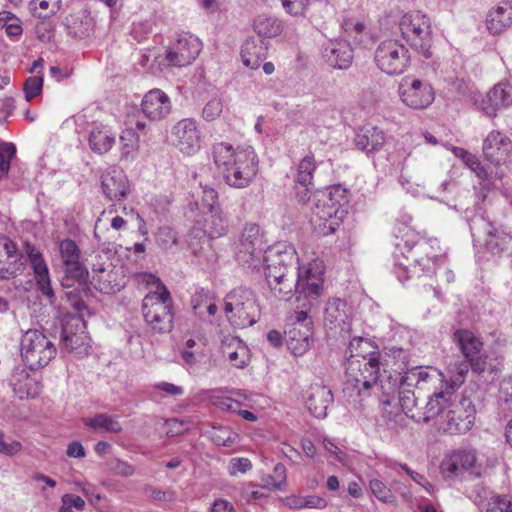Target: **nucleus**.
Listing matches in <instances>:
<instances>
[{"label": "nucleus", "instance_id": "obj_1", "mask_svg": "<svg viewBox=\"0 0 512 512\" xmlns=\"http://www.w3.org/2000/svg\"><path fill=\"white\" fill-rule=\"evenodd\" d=\"M400 236L395 243L396 249L405 257L407 264L396 263L395 274L397 278L404 282L412 274L434 273L436 267L444 263L446 258L445 251L441 248L436 238L420 237L417 232L408 226L399 229Z\"/></svg>", "mask_w": 512, "mask_h": 512}, {"label": "nucleus", "instance_id": "obj_2", "mask_svg": "<svg viewBox=\"0 0 512 512\" xmlns=\"http://www.w3.org/2000/svg\"><path fill=\"white\" fill-rule=\"evenodd\" d=\"M212 155L225 182L231 187L249 186L258 173L259 160L250 146L235 150L232 145L220 142L213 145Z\"/></svg>", "mask_w": 512, "mask_h": 512}, {"label": "nucleus", "instance_id": "obj_3", "mask_svg": "<svg viewBox=\"0 0 512 512\" xmlns=\"http://www.w3.org/2000/svg\"><path fill=\"white\" fill-rule=\"evenodd\" d=\"M351 352L346 366L347 383L357 389L358 394L368 395L369 390L381 377V352L377 346L364 338L350 341Z\"/></svg>", "mask_w": 512, "mask_h": 512}, {"label": "nucleus", "instance_id": "obj_4", "mask_svg": "<svg viewBox=\"0 0 512 512\" xmlns=\"http://www.w3.org/2000/svg\"><path fill=\"white\" fill-rule=\"evenodd\" d=\"M294 247L277 243L264 251L261 263L271 291L281 300H288L293 293V270L298 264Z\"/></svg>", "mask_w": 512, "mask_h": 512}, {"label": "nucleus", "instance_id": "obj_5", "mask_svg": "<svg viewBox=\"0 0 512 512\" xmlns=\"http://www.w3.org/2000/svg\"><path fill=\"white\" fill-rule=\"evenodd\" d=\"M173 300L167 287L159 282L155 291L149 292L142 301V314L153 334H166L173 329Z\"/></svg>", "mask_w": 512, "mask_h": 512}, {"label": "nucleus", "instance_id": "obj_6", "mask_svg": "<svg viewBox=\"0 0 512 512\" xmlns=\"http://www.w3.org/2000/svg\"><path fill=\"white\" fill-rule=\"evenodd\" d=\"M224 311L228 321L237 328L254 325L260 316L255 293L244 287L235 288L226 295Z\"/></svg>", "mask_w": 512, "mask_h": 512}, {"label": "nucleus", "instance_id": "obj_7", "mask_svg": "<svg viewBox=\"0 0 512 512\" xmlns=\"http://www.w3.org/2000/svg\"><path fill=\"white\" fill-rule=\"evenodd\" d=\"M348 202V190L337 184L319 191L316 195V203L313 210L314 216L323 221L322 233L333 234L338 226L337 216L339 208Z\"/></svg>", "mask_w": 512, "mask_h": 512}, {"label": "nucleus", "instance_id": "obj_8", "mask_svg": "<svg viewBox=\"0 0 512 512\" xmlns=\"http://www.w3.org/2000/svg\"><path fill=\"white\" fill-rule=\"evenodd\" d=\"M21 356L30 370L47 366L57 354V349L42 331L29 329L21 338Z\"/></svg>", "mask_w": 512, "mask_h": 512}, {"label": "nucleus", "instance_id": "obj_9", "mask_svg": "<svg viewBox=\"0 0 512 512\" xmlns=\"http://www.w3.org/2000/svg\"><path fill=\"white\" fill-rule=\"evenodd\" d=\"M402 37L425 58L432 56V33L429 18L421 12H409L399 21Z\"/></svg>", "mask_w": 512, "mask_h": 512}, {"label": "nucleus", "instance_id": "obj_10", "mask_svg": "<svg viewBox=\"0 0 512 512\" xmlns=\"http://www.w3.org/2000/svg\"><path fill=\"white\" fill-rule=\"evenodd\" d=\"M376 66L388 75H400L410 66L409 50L396 39L381 41L374 53Z\"/></svg>", "mask_w": 512, "mask_h": 512}, {"label": "nucleus", "instance_id": "obj_11", "mask_svg": "<svg viewBox=\"0 0 512 512\" xmlns=\"http://www.w3.org/2000/svg\"><path fill=\"white\" fill-rule=\"evenodd\" d=\"M263 232L256 223H248L242 229L236 246V259L242 266L258 268L263 252Z\"/></svg>", "mask_w": 512, "mask_h": 512}, {"label": "nucleus", "instance_id": "obj_12", "mask_svg": "<svg viewBox=\"0 0 512 512\" xmlns=\"http://www.w3.org/2000/svg\"><path fill=\"white\" fill-rule=\"evenodd\" d=\"M476 410L472 401L462 397L450 403L448 410L441 416L440 427L450 435L465 434L475 422Z\"/></svg>", "mask_w": 512, "mask_h": 512}, {"label": "nucleus", "instance_id": "obj_13", "mask_svg": "<svg viewBox=\"0 0 512 512\" xmlns=\"http://www.w3.org/2000/svg\"><path fill=\"white\" fill-rule=\"evenodd\" d=\"M453 340L464 358L471 362L472 372L482 375L488 368V355L483 350L481 337L468 329H457L453 333Z\"/></svg>", "mask_w": 512, "mask_h": 512}, {"label": "nucleus", "instance_id": "obj_14", "mask_svg": "<svg viewBox=\"0 0 512 512\" xmlns=\"http://www.w3.org/2000/svg\"><path fill=\"white\" fill-rule=\"evenodd\" d=\"M398 92L403 104L415 110L428 108L435 99V91L432 85L426 80L412 76L402 78Z\"/></svg>", "mask_w": 512, "mask_h": 512}, {"label": "nucleus", "instance_id": "obj_15", "mask_svg": "<svg viewBox=\"0 0 512 512\" xmlns=\"http://www.w3.org/2000/svg\"><path fill=\"white\" fill-rule=\"evenodd\" d=\"M297 279L293 280V291L297 300L313 301L323 294L324 270L316 262L297 268Z\"/></svg>", "mask_w": 512, "mask_h": 512}, {"label": "nucleus", "instance_id": "obj_16", "mask_svg": "<svg viewBox=\"0 0 512 512\" xmlns=\"http://www.w3.org/2000/svg\"><path fill=\"white\" fill-rule=\"evenodd\" d=\"M65 277L63 285L70 287L72 281L85 283L88 277L86 267L80 262V249L71 239H64L59 245Z\"/></svg>", "mask_w": 512, "mask_h": 512}, {"label": "nucleus", "instance_id": "obj_17", "mask_svg": "<svg viewBox=\"0 0 512 512\" xmlns=\"http://www.w3.org/2000/svg\"><path fill=\"white\" fill-rule=\"evenodd\" d=\"M170 137L172 144L185 155H193L200 149L201 136L194 119L178 121L172 127Z\"/></svg>", "mask_w": 512, "mask_h": 512}, {"label": "nucleus", "instance_id": "obj_18", "mask_svg": "<svg viewBox=\"0 0 512 512\" xmlns=\"http://www.w3.org/2000/svg\"><path fill=\"white\" fill-rule=\"evenodd\" d=\"M202 48L200 40L193 35H184L169 48L166 60L169 66L183 67L191 64Z\"/></svg>", "mask_w": 512, "mask_h": 512}, {"label": "nucleus", "instance_id": "obj_19", "mask_svg": "<svg viewBox=\"0 0 512 512\" xmlns=\"http://www.w3.org/2000/svg\"><path fill=\"white\" fill-rule=\"evenodd\" d=\"M25 262L16 244L6 239L0 246V279L9 280L21 275L25 270Z\"/></svg>", "mask_w": 512, "mask_h": 512}, {"label": "nucleus", "instance_id": "obj_20", "mask_svg": "<svg viewBox=\"0 0 512 512\" xmlns=\"http://www.w3.org/2000/svg\"><path fill=\"white\" fill-rule=\"evenodd\" d=\"M512 141L499 131L490 132L483 142V154L489 162L499 165L511 156Z\"/></svg>", "mask_w": 512, "mask_h": 512}, {"label": "nucleus", "instance_id": "obj_21", "mask_svg": "<svg viewBox=\"0 0 512 512\" xmlns=\"http://www.w3.org/2000/svg\"><path fill=\"white\" fill-rule=\"evenodd\" d=\"M141 110L149 120L160 121L171 113L172 104L165 92L152 89L144 95Z\"/></svg>", "mask_w": 512, "mask_h": 512}, {"label": "nucleus", "instance_id": "obj_22", "mask_svg": "<svg viewBox=\"0 0 512 512\" xmlns=\"http://www.w3.org/2000/svg\"><path fill=\"white\" fill-rule=\"evenodd\" d=\"M453 396L454 392L448 388V385H443L440 391H435L429 397L424 410H421L419 414L411 415V419L416 422L428 423L448 410L449 404L454 402Z\"/></svg>", "mask_w": 512, "mask_h": 512}, {"label": "nucleus", "instance_id": "obj_23", "mask_svg": "<svg viewBox=\"0 0 512 512\" xmlns=\"http://www.w3.org/2000/svg\"><path fill=\"white\" fill-rule=\"evenodd\" d=\"M512 105V87L508 83L494 85L482 99L481 110L489 117H495L502 108Z\"/></svg>", "mask_w": 512, "mask_h": 512}, {"label": "nucleus", "instance_id": "obj_24", "mask_svg": "<svg viewBox=\"0 0 512 512\" xmlns=\"http://www.w3.org/2000/svg\"><path fill=\"white\" fill-rule=\"evenodd\" d=\"M323 57L330 66L347 69L353 60V48L347 40H329L323 45Z\"/></svg>", "mask_w": 512, "mask_h": 512}, {"label": "nucleus", "instance_id": "obj_25", "mask_svg": "<svg viewBox=\"0 0 512 512\" xmlns=\"http://www.w3.org/2000/svg\"><path fill=\"white\" fill-rule=\"evenodd\" d=\"M331 389L321 383H313L306 392V407L317 418H325L327 409L333 402Z\"/></svg>", "mask_w": 512, "mask_h": 512}, {"label": "nucleus", "instance_id": "obj_26", "mask_svg": "<svg viewBox=\"0 0 512 512\" xmlns=\"http://www.w3.org/2000/svg\"><path fill=\"white\" fill-rule=\"evenodd\" d=\"M470 229L474 240L484 245L492 253L502 250L505 237L498 233L491 222L480 218L473 221Z\"/></svg>", "mask_w": 512, "mask_h": 512}, {"label": "nucleus", "instance_id": "obj_27", "mask_svg": "<svg viewBox=\"0 0 512 512\" xmlns=\"http://www.w3.org/2000/svg\"><path fill=\"white\" fill-rule=\"evenodd\" d=\"M25 252L33 269L39 290L43 295L49 298L54 297L48 267L44 261L43 255L30 243H26Z\"/></svg>", "mask_w": 512, "mask_h": 512}, {"label": "nucleus", "instance_id": "obj_28", "mask_svg": "<svg viewBox=\"0 0 512 512\" xmlns=\"http://www.w3.org/2000/svg\"><path fill=\"white\" fill-rule=\"evenodd\" d=\"M101 185L109 200L121 201L129 193V182L121 169L113 168L105 172L101 177Z\"/></svg>", "mask_w": 512, "mask_h": 512}, {"label": "nucleus", "instance_id": "obj_29", "mask_svg": "<svg viewBox=\"0 0 512 512\" xmlns=\"http://www.w3.org/2000/svg\"><path fill=\"white\" fill-rule=\"evenodd\" d=\"M324 324L329 329L340 328L341 331L350 330V308L340 299H330L324 310Z\"/></svg>", "mask_w": 512, "mask_h": 512}, {"label": "nucleus", "instance_id": "obj_30", "mask_svg": "<svg viewBox=\"0 0 512 512\" xmlns=\"http://www.w3.org/2000/svg\"><path fill=\"white\" fill-rule=\"evenodd\" d=\"M9 384L14 394L20 398H35L40 394L41 384L38 380L30 376L24 367H16L10 378Z\"/></svg>", "mask_w": 512, "mask_h": 512}, {"label": "nucleus", "instance_id": "obj_31", "mask_svg": "<svg viewBox=\"0 0 512 512\" xmlns=\"http://www.w3.org/2000/svg\"><path fill=\"white\" fill-rule=\"evenodd\" d=\"M475 462L476 456L473 451L456 450L442 461L440 468L445 477L453 478L473 467Z\"/></svg>", "mask_w": 512, "mask_h": 512}, {"label": "nucleus", "instance_id": "obj_32", "mask_svg": "<svg viewBox=\"0 0 512 512\" xmlns=\"http://www.w3.org/2000/svg\"><path fill=\"white\" fill-rule=\"evenodd\" d=\"M67 34L75 39L89 37L94 31V19L87 10L81 9L67 15L63 21Z\"/></svg>", "mask_w": 512, "mask_h": 512}, {"label": "nucleus", "instance_id": "obj_33", "mask_svg": "<svg viewBox=\"0 0 512 512\" xmlns=\"http://www.w3.org/2000/svg\"><path fill=\"white\" fill-rule=\"evenodd\" d=\"M395 381H398V389L413 390L421 382H427L430 380H439L443 382V373L437 369H432L430 373L427 369L419 366L410 365L408 369L403 370L401 375H398Z\"/></svg>", "mask_w": 512, "mask_h": 512}, {"label": "nucleus", "instance_id": "obj_34", "mask_svg": "<svg viewBox=\"0 0 512 512\" xmlns=\"http://www.w3.org/2000/svg\"><path fill=\"white\" fill-rule=\"evenodd\" d=\"M221 352L235 368H244L249 362L248 349L238 337H224L221 342Z\"/></svg>", "mask_w": 512, "mask_h": 512}, {"label": "nucleus", "instance_id": "obj_35", "mask_svg": "<svg viewBox=\"0 0 512 512\" xmlns=\"http://www.w3.org/2000/svg\"><path fill=\"white\" fill-rule=\"evenodd\" d=\"M512 24V2L502 1L492 8L486 19L487 29L492 34H500Z\"/></svg>", "mask_w": 512, "mask_h": 512}, {"label": "nucleus", "instance_id": "obj_36", "mask_svg": "<svg viewBox=\"0 0 512 512\" xmlns=\"http://www.w3.org/2000/svg\"><path fill=\"white\" fill-rule=\"evenodd\" d=\"M312 336V327H288L285 331V341L288 349L295 356H302L310 347V338Z\"/></svg>", "mask_w": 512, "mask_h": 512}, {"label": "nucleus", "instance_id": "obj_37", "mask_svg": "<svg viewBox=\"0 0 512 512\" xmlns=\"http://www.w3.org/2000/svg\"><path fill=\"white\" fill-rule=\"evenodd\" d=\"M116 142V134L106 125H95L89 132L90 149L99 155L107 153Z\"/></svg>", "mask_w": 512, "mask_h": 512}, {"label": "nucleus", "instance_id": "obj_38", "mask_svg": "<svg viewBox=\"0 0 512 512\" xmlns=\"http://www.w3.org/2000/svg\"><path fill=\"white\" fill-rule=\"evenodd\" d=\"M91 284L93 287L104 294H114L120 291L124 284L119 279V274L114 269L100 267L94 270Z\"/></svg>", "mask_w": 512, "mask_h": 512}, {"label": "nucleus", "instance_id": "obj_39", "mask_svg": "<svg viewBox=\"0 0 512 512\" xmlns=\"http://www.w3.org/2000/svg\"><path fill=\"white\" fill-rule=\"evenodd\" d=\"M356 146L367 153L380 149L385 142V135L378 127L365 125L355 136Z\"/></svg>", "mask_w": 512, "mask_h": 512}, {"label": "nucleus", "instance_id": "obj_40", "mask_svg": "<svg viewBox=\"0 0 512 512\" xmlns=\"http://www.w3.org/2000/svg\"><path fill=\"white\" fill-rule=\"evenodd\" d=\"M382 372L391 378V372L401 375L403 370L408 369L410 362L406 351L402 348H392L388 352L381 353Z\"/></svg>", "mask_w": 512, "mask_h": 512}, {"label": "nucleus", "instance_id": "obj_41", "mask_svg": "<svg viewBox=\"0 0 512 512\" xmlns=\"http://www.w3.org/2000/svg\"><path fill=\"white\" fill-rule=\"evenodd\" d=\"M267 47L262 41L257 42L254 38H248L242 45L241 58L243 64L250 69H257L266 58Z\"/></svg>", "mask_w": 512, "mask_h": 512}, {"label": "nucleus", "instance_id": "obj_42", "mask_svg": "<svg viewBox=\"0 0 512 512\" xmlns=\"http://www.w3.org/2000/svg\"><path fill=\"white\" fill-rule=\"evenodd\" d=\"M83 423L86 427L93 431H103L106 433L119 434L122 432V426L115 415L106 413H98L92 417L83 418Z\"/></svg>", "mask_w": 512, "mask_h": 512}, {"label": "nucleus", "instance_id": "obj_43", "mask_svg": "<svg viewBox=\"0 0 512 512\" xmlns=\"http://www.w3.org/2000/svg\"><path fill=\"white\" fill-rule=\"evenodd\" d=\"M253 29L260 37L274 38L283 31V24L276 17L262 14L255 18Z\"/></svg>", "mask_w": 512, "mask_h": 512}, {"label": "nucleus", "instance_id": "obj_44", "mask_svg": "<svg viewBox=\"0 0 512 512\" xmlns=\"http://www.w3.org/2000/svg\"><path fill=\"white\" fill-rule=\"evenodd\" d=\"M210 216L205 220L204 233L210 239H217L227 234L228 220L222 211L210 212Z\"/></svg>", "mask_w": 512, "mask_h": 512}, {"label": "nucleus", "instance_id": "obj_45", "mask_svg": "<svg viewBox=\"0 0 512 512\" xmlns=\"http://www.w3.org/2000/svg\"><path fill=\"white\" fill-rule=\"evenodd\" d=\"M344 34L355 46H364L370 40L366 26L356 19H346L342 23Z\"/></svg>", "mask_w": 512, "mask_h": 512}, {"label": "nucleus", "instance_id": "obj_46", "mask_svg": "<svg viewBox=\"0 0 512 512\" xmlns=\"http://www.w3.org/2000/svg\"><path fill=\"white\" fill-rule=\"evenodd\" d=\"M88 348L89 337L86 332L80 331L75 336H61V350L64 352L82 356L87 354Z\"/></svg>", "mask_w": 512, "mask_h": 512}, {"label": "nucleus", "instance_id": "obj_47", "mask_svg": "<svg viewBox=\"0 0 512 512\" xmlns=\"http://www.w3.org/2000/svg\"><path fill=\"white\" fill-rule=\"evenodd\" d=\"M470 369L472 370V364L467 359L455 362L449 368L450 380L444 385H448V388L455 393V390L464 383Z\"/></svg>", "mask_w": 512, "mask_h": 512}, {"label": "nucleus", "instance_id": "obj_48", "mask_svg": "<svg viewBox=\"0 0 512 512\" xmlns=\"http://www.w3.org/2000/svg\"><path fill=\"white\" fill-rule=\"evenodd\" d=\"M316 170V163L313 155L305 156L298 164L296 184L312 186L313 175Z\"/></svg>", "mask_w": 512, "mask_h": 512}, {"label": "nucleus", "instance_id": "obj_49", "mask_svg": "<svg viewBox=\"0 0 512 512\" xmlns=\"http://www.w3.org/2000/svg\"><path fill=\"white\" fill-rule=\"evenodd\" d=\"M86 324L82 315L66 314L62 319L61 336H75L80 331L86 332Z\"/></svg>", "mask_w": 512, "mask_h": 512}, {"label": "nucleus", "instance_id": "obj_50", "mask_svg": "<svg viewBox=\"0 0 512 512\" xmlns=\"http://www.w3.org/2000/svg\"><path fill=\"white\" fill-rule=\"evenodd\" d=\"M480 512H512V498L507 495H493Z\"/></svg>", "mask_w": 512, "mask_h": 512}, {"label": "nucleus", "instance_id": "obj_51", "mask_svg": "<svg viewBox=\"0 0 512 512\" xmlns=\"http://www.w3.org/2000/svg\"><path fill=\"white\" fill-rule=\"evenodd\" d=\"M399 403L404 414L411 418V415L419 414L421 409L417 408V397L414 390L399 389Z\"/></svg>", "mask_w": 512, "mask_h": 512}, {"label": "nucleus", "instance_id": "obj_52", "mask_svg": "<svg viewBox=\"0 0 512 512\" xmlns=\"http://www.w3.org/2000/svg\"><path fill=\"white\" fill-rule=\"evenodd\" d=\"M16 155V147L13 143L5 142L0 145V180L7 177L10 170V161Z\"/></svg>", "mask_w": 512, "mask_h": 512}, {"label": "nucleus", "instance_id": "obj_53", "mask_svg": "<svg viewBox=\"0 0 512 512\" xmlns=\"http://www.w3.org/2000/svg\"><path fill=\"white\" fill-rule=\"evenodd\" d=\"M43 88V77L32 76L26 79L24 83V93L27 101H30L34 97L38 96Z\"/></svg>", "mask_w": 512, "mask_h": 512}, {"label": "nucleus", "instance_id": "obj_54", "mask_svg": "<svg viewBox=\"0 0 512 512\" xmlns=\"http://www.w3.org/2000/svg\"><path fill=\"white\" fill-rule=\"evenodd\" d=\"M31 4L34 9L38 6L42 10L39 17L48 18L60 10L61 0H33Z\"/></svg>", "mask_w": 512, "mask_h": 512}, {"label": "nucleus", "instance_id": "obj_55", "mask_svg": "<svg viewBox=\"0 0 512 512\" xmlns=\"http://www.w3.org/2000/svg\"><path fill=\"white\" fill-rule=\"evenodd\" d=\"M236 437L234 432L225 427L216 428L212 433V440L218 446H231Z\"/></svg>", "mask_w": 512, "mask_h": 512}, {"label": "nucleus", "instance_id": "obj_56", "mask_svg": "<svg viewBox=\"0 0 512 512\" xmlns=\"http://www.w3.org/2000/svg\"><path fill=\"white\" fill-rule=\"evenodd\" d=\"M223 111V103L220 98H212L202 110V116L206 121L217 119Z\"/></svg>", "mask_w": 512, "mask_h": 512}, {"label": "nucleus", "instance_id": "obj_57", "mask_svg": "<svg viewBox=\"0 0 512 512\" xmlns=\"http://www.w3.org/2000/svg\"><path fill=\"white\" fill-rule=\"evenodd\" d=\"M370 489L372 493L382 502L388 503L393 497L391 491L382 481L378 479H373L370 481Z\"/></svg>", "mask_w": 512, "mask_h": 512}, {"label": "nucleus", "instance_id": "obj_58", "mask_svg": "<svg viewBox=\"0 0 512 512\" xmlns=\"http://www.w3.org/2000/svg\"><path fill=\"white\" fill-rule=\"evenodd\" d=\"M252 468V463L248 458L235 457L229 461L228 471L229 474L234 476L238 473H246Z\"/></svg>", "mask_w": 512, "mask_h": 512}, {"label": "nucleus", "instance_id": "obj_59", "mask_svg": "<svg viewBox=\"0 0 512 512\" xmlns=\"http://www.w3.org/2000/svg\"><path fill=\"white\" fill-rule=\"evenodd\" d=\"M145 493L147 496L156 501H173L175 499V492L171 490H161L153 486H146Z\"/></svg>", "mask_w": 512, "mask_h": 512}, {"label": "nucleus", "instance_id": "obj_60", "mask_svg": "<svg viewBox=\"0 0 512 512\" xmlns=\"http://www.w3.org/2000/svg\"><path fill=\"white\" fill-rule=\"evenodd\" d=\"M16 108L15 99L13 97H5L0 99V123H7V118L11 116Z\"/></svg>", "mask_w": 512, "mask_h": 512}, {"label": "nucleus", "instance_id": "obj_61", "mask_svg": "<svg viewBox=\"0 0 512 512\" xmlns=\"http://www.w3.org/2000/svg\"><path fill=\"white\" fill-rule=\"evenodd\" d=\"M120 142L123 145L122 154L127 156L136 147L137 139L135 137V133L132 130L125 131L120 136Z\"/></svg>", "mask_w": 512, "mask_h": 512}, {"label": "nucleus", "instance_id": "obj_62", "mask_svg": "<svg viewBox=\"0 0 512 512\" xmlns=\"http://www.w3.org/2000/svg\"><path fill=\"white\" fill-rule=\"evenodd\" d=\"M21 448V443L18 441L7 443L4 440V433L0 431V454L12 456L17 454Z\"/></svg>", "mask_w": 512, "mask_h": 512}, {"label": "nucleus", "instance_id": "obj_63", "mask_svg": "<svg viewBox=\"0 0 512 512\" xmlns=\"http://www.w3.org/2000/svg\"><path fill=\"white\" fill-rule=\"evenodd\" d=\"M282 5L287 13L294 16L303 14L305 10L304 0H282Z\"/></svg>", "mask_w": 512, "mask_h": 512}, {"label": "nucleus", "instance_id": "obj_64", "mask_svg": "<svg viewBox=\"0 0 512 512\" xmlns=\"http://www.w3.org/2000/svg\"><path fill=\"white\" fill-rule=\"evenodd\" d=\"M500 398L512 409V379H505L500 385Z\"/></svg>", "mask_w": 512, "mask_h": 512}]
</instances>
